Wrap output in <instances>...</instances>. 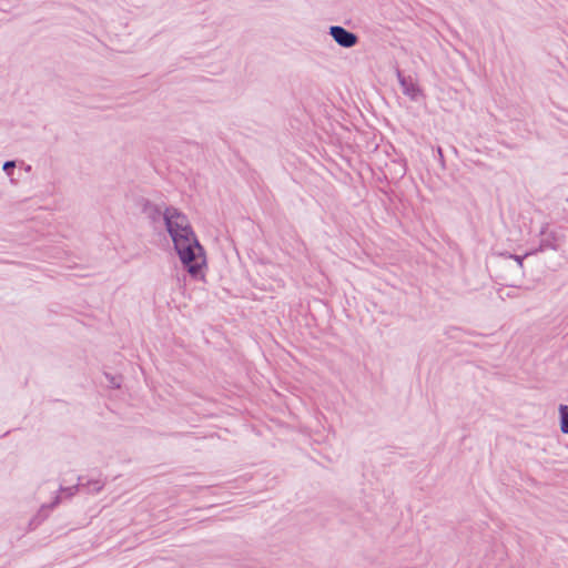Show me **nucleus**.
<instances>
[{
    "mask_svg": "<svg viewBox=\"0 0 568 568\" xmlns=\"http://www.w3.org/2000/svg\"><path fill=\"white\" fill-rule=\"evenodd\" d=\"M163 222L173 241V248H203L196 239L189 219L173 206H165Z\"/></svg>",
    "mask_w": 568,
    "mask_h": 568,
    "instance_id": "obj_1",
    "label": "nucleus"
},
{
    "mask_svg": "<svg viewBox=\"0 0 568 568\" xmlns=\"http://www.w3.org/2000/svg\"><path fill=\"white\" fill-rule=\"evenodd\" d=\"M185 271L193 281L205 282L207 270L206 251H175Z\"/></svg>",
    "mask_w": 568,
    "mask_h": 568,
    "instance_id": "obj_2",
    "label": "nucleus"
},
{
    "mask_svg": "<svg viewBox=\"0 0 568 568\" xmlns=\"http://www.w3.org/2000/svg\"><path fill=\"white\" fill-rule=\"evenodd\" d=\"M328 34L342 48L349 49L358 43V36L342 26H331Z\"/></svg>",
    "mask_w": 568,
    "mask_h": 568,
    "instance_id": "obj_3",
    "label": "nucleus"
},
{
    "mask_svg": "<svg viewBox=\"0 0 568 568\" xmlns=\"http://www.w3.org/2000/svg\"><path fill=\"white\" fill-rule=\"evenodd\" d=\"M396 77L403 93L410 100L416 101L422 94L419 87L413 81L410 77H405L399 69H396Z\"/></svg>",
    "mask_w": 568,
    "mask_h": 568,
    "instance_id": "obj_4",
    "label": "nucleus"
},
{
    "mask_svg": "<svg viewBox=\"0 0 568 568\" xmlns=\"http://www.w3.org/2000/svg\"><path fill=\"white\" fill-rule=\"evenodd\" d=\"M142 213L152 222L158 223L163 220L164 210L149 200H144L142 204Z\"/></svg>",
    "mask_w": 568,
    "mask_h": 568,
    "instance_id": "obj_5",
    "label": "nucleus"
},
{
    "mask_svg": "<svg viewBox=\"0 0 568 568\" xmlns=\"http://www.w3.org/2000/svg\"><path fill=\"white\" fill-rule=\"evenodd\" d=\"M61 499L62 497L60 495H57L50 504L43 505L41 509L38 511V514L34 516V518L31 520V524L33 521L40 523L48 517L49 511L61 503Z\"/></svg>",
    "mask_w": 568,
    "mask_h": 568,
    "instance_id": "obj_6",
    "label": "nucleus"
},
{
    "mask_svg": "<svg viewBox=\"0 0 568 568\" xmlns=\"http://www.w3.org/2000/svg\"><path fill=\"white\" fill-rule=\"evenodd\" d=\"M104 486V481L101 479H88L83 480V485H81V489L85 490L90 494H98L102 490Z\"/></svg>",
    "mask_w": 568,
    "mask_h": 568,
    "instance_id": "obj_7",
    "label": "nucleus"
},
{
    "mask_svg": "<svg viewBox=\"0 0 568 568\" xmlns=\"http://www.w3.org/2000/svg\"><path fill=\"white\" fill-rule=\"evenodd\" d=\"M83 479H85L84 476H79L77 485L70 487H64L61 485L59 488L60 494H62L65 498H71L81 489V485H83Z\"/></svg>",
    "mask_w": 568,
    "mask_h": 568,
    "instance_id": "obj_8",
    "label": "nucleus"
},
{
    "mask_svg": "<svg viewBox=\"0 0 568 568\" xmlns=\"http://www.w3.org/2000/svg\"><path fill=\"white\" fill-rule=\"evenodd\" d=\"M538 251H525V254H523V255H514L509 251H504V252L499 253V256H501L504 258H513L514 261H516V263L519 267H523L524 260L526 257H528L529 255L535 254Z\"/></svg>",
    "mask_w": 568,
    "mask_h": 568,
    "instance_id": "obj_9",
    "label": "nucleus"
},
{
    "mask_svg": "<svg viewBox=\"0 0 568 568\" xmlns=\"http://www.w3.org/2000/svg\"><path fill=\"white\" fill-rule=\"evenodd\" d=\"M559 422L560 430L564 434H568V405L561 404L559 406Z\"/></svg>",
    "mask_w": 568,
    "mask_h": 568,
    "instance_id": "obj_10",
    "label": "nucleus"
},
{
    "mask_svg": "<svg viewBox=\"0 0 568 568\" xmlns=\"http://www.w3.org/2000/svg\"><path fill=\"white\" fill-rule=\"evenodd\" d=\"M16 166H17L16 161L10 160V161H6L3 163L2 170L6 172L7 175L10 176V175H12Z\"/></svg>",
    "mask_w": 568,
    "mask_h": 568,
    "instance_id": "obj_11",
    "label": "nucleus"
},
{
    "mask_svg": "<svg viewBox=\"0 0 568 568\" xmlns=\"http://www.w3.org/2000/svg\"><path fill=\"white\" fill-rule=\"evenodd\" d=\"M110 382H111V384L113 385V387H115V388L120 387V383H116V382H115V377H111V378H110Z\"/></svg>",
    "mask_w": 568,
    "mask_h": 568,
    "instance_id": "obj_12",
    "label": "nucleus"
},
{
    "mask_svg": "<svg viewBox=\"0 0 568 568\" xmlns=\"http://www.w3.org/2000/svg\"><path fill=\"white\" fill-rule=\"evenodd\" d=\"M362 253L365 254L366 256L371 257V254L368 253V251L363 250Z\"/></svg>",
    "mask_w": 568,
    "mask_h": 568,
    "instance_id": "obj_13",
    "label": "nucleus"
},
{
    "mask_svg": "<svg viewBox=\"0 0 568 568\" xmlns=\"http://www.w3.org/2000/svg\"><path fill=\"white\" fill-rule=\"evenodd\" d=\"M235 253H236L237 257L241 258L240 251L235 250Z\"/></svg>",
    "mask_w": 568,
    "mask_h": 568,
    "instance_id": "obj_14",
    "label": "nucleus"
},
{
    "mask_svg": "<svg viewBox=\"0 0 568 568\" xmlns=\"http://www.w3.org/2000/svg\"><path fill=\"white\" fill-rule=\"evenodd\" d=\"M30 170H31V165H27L26 171H30Z\"/></svg>",
    "mask_w": 568,
    "mask_h": 568,
    "instance_id": "obj_15",
    "label": "nucleus"
}]
</instances>
